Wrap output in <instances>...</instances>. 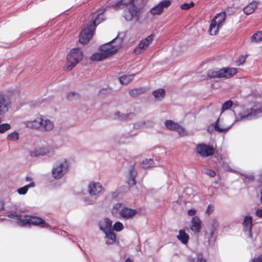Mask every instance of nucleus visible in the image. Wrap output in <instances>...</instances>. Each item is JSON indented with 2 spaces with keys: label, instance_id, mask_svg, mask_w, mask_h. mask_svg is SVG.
I'll return each instance as SVG.
<instances>
[{
  "label": "nucleus",
  "instance_id": "58836bf2",
  "mask_svg": "<svg viewBox=\"0 0 262 262\" xmlns=\"http://www.w3.org/2000/svg\"><path fill=\"white\" fill-rule=\"evenodd\" d=\"M233 102L231 100H228L225 102L221 108V113H223L226 110H229L233 105Z\"/></svg>",
  "mask_w": 262,
  "mask_h": 262
},
{
  "label": "nucleus",
  "instance_id": "ddd939ff",
  "mask_svg": "<svg viewBox=\"0 0 262 262\" xmlns=\"http://www.w3.org/2000/svg\"><path fill=\"white\" fill-rule=\"evenodd\" d=\"M54 127V123L42 115H40L39 130L41 132H49Z\"/></svg>",
  "mask_w": 262,
  "mask_h": 262
},
{
  "label": "nucleus",
  "instance_id": "4be33fe9",
  "mask_svg": "<svg viewBox=\"0 0 262 262\" xmlns=\"http://www.w3.org/2000/svg\"><path fill=\"white\" fill-rule=\"evenodd\" d=\"M103 233L105 234V239L106 245H112L116 242V235L112 229Z\"/></svg>",
  "mask_w": 262,
  "mask_h": 262
},
{
  "label": "nucleus",
  "instance_id": "4d7b16f0",
  "mask_svg": "<svg viewBox=\"0 0 262 262\" xmlns=\"http://www.w3.org/2000/svg\"><path fill=\"white\" fill-rule=\"evenodd\" d=\"M125 262H132L129 258H127Z\"/></svg>",
  "mask_w": 262,
  "mask_h": 262
},
{
  "label": "nucleus",
  "instance_id": "bb28decb",
  "mask_svg": "<svg viewBox=\"0 0 262 262\" xmlns=\"http://www.w3.org/2000/svg\"><path fill=\"white\" fill-rule=\"evenodd\" d=\"M177 237L183 244H186L189 238V235L183 230L179 231Z\"/></svg>",
  "mask_w": 262,
  "mask_h": 262
},
{
  "label": "nucleus",
  "instance_id": "c9c22d12",
  "mask_svg": "<svg viewBox=\"0 0 262 262\" xmlns=\"http://www.w3.org/2000/svg\"><path fill=\"white\" fill-rule=\"evenodd\" d=\"M142 167L143 168H147L155 166L154 161L152 159H145L143 161L141 164Z\"/></svg>",
  "mask_w": 262,
  "mask_h": 262
},
{
  "label": "nucleus",
  "instance_id": "dca6fc26",
  "mask_svg": "<svg viewBox=\"0 0 262 262\" xmlns=\"http://www.w3.org/2000/svg\"><path fill=\"white\" fill-rule=\"evenodd\" d=\"M244 230L248 237L252 238L251 228L252 226V219L251 216H247L243 222Z\"/></svg>",
  "mask_w": 262,
  "mask_h": 262
},
{
  "label": "nucleus",
  "instance_id": "aec40b11",
  "mask_svg": "<svg viewBox=\"0 0 262 262\" xmlns=\"http://www.w3.org/2000/svg\"><path fill=\"white\" fill-rule=\"evenodd\" d=\"M49 153V150L45 147H37L31 150L29 155L31 157L43 156Z\"/></svg>",
  "mask_w": 262,
  "mask_h": 262
},
{
  "label": "nucleus",
  "instance_id": "79ce46f5",
  "mask_svg": "<svg viewBox=\"0 0 262 262\" xmlns=\"http://www.w3.org/2000/svg\"><path fill=\"white\" fill-rule=\"evenodd\" d=\"M194 5V4L193 2H191L189 4L188 3H184L182 4L180 6V7L183 10H188L190 8L193 7Z\"/></svg>",
  "mask_w": 262,
  "mask_h": 262
},
{
  "label": "nucleus",
  "instance_id": "7ed1b4c3",
  "mask_svg": "<svg viewBox=\"0 0 262 262\" xmlns=\"http://www.w3.org/2000/svg\"><path fill=\"white\" fill-rule=\"evenodd\" d=\"M69 169V164L67 160L61 159L53 165L51 170L52 177L56 180H59L68 173Z\"/></svg>",
  "mask_w": 262,
  "mask_h": 262
},
{
  "label": "nucleus",
  "instance_id": "39448f33",
  "mask_svg": "<svg viewBox=\"0 0 262 262\" xmlns=\"http://www.w3.org/2000/svg\"><path fill=\"white\" fill-rule=\"evenodd\" d=\"M123 42L122 38L117 36L111 41L100 46V51L102 52L106 58L116 53Z\"/></svg>",
  "mask_w": 262,
  "mask_h": 262
},
{
  "label": "nucleus",
  "instance_id": "864d4df0",
  "mask_svg": "<svg viewBox=\"0 0 262 262\" xmlns=\"http://www.w3.org/2000/svg\"><path fill=\"white\" fill-rule=\"evenodd\" d=\"M250 262H262V254L260 256L257 257V258H254Z\"/></svg>",
  "mask_w": 262,
  "mask_h": 262
},
{
  "label": "nucleus",
  "instance_id": "f8f14e48",
  "mask_svg": "<svg viewBox=\"0 0 262 262\" xmlns=\"http://www.w3.org/2000/svg\"><path fill=\"white\" fill-rule=\"evenodd\" d=\"M94 31V26H88L80 33L79 35V42L82 44L87 43L93 36Z\"/></svg>",
  "mask_w": 262,
  "mask_h": 262
},
{
  "label": "nucleus",
  "instance_id": "9d476101",
  "mask_svg": "<svg viewBox=\"0 0 262 262\" xmlns=\"http://www.w3.org/2000/svg\"><path fill=\"white\" fill-rule=\"evenodd\" d=\"M171 4V1L170 0L162 1L151 8L149 10V13L154 16L160 15L163 12L164 9L169 7Z\"/></svg>",
  "mask_w": 262,
  "mask_h": 262
},
{
  "label": "nucleus",
  "instance_id": "c756f323",
  "mask_svg": "<svg viewBox=\"0 0 262 262\" xmlns=\"http://www.w3.org/2000/svg\"><path fill=\"white\" fill-rule=\"evenodd\" d=\"M134 75H123L120 77L119 81L122 84L126 85L134 79Z\"/></svg>",
  "mask_w": 262,
  "mask_h": 262
},
{
  "label": "nucleus",
  "instance_id": "de8ad7c7",
  "mask_svg": "<svg viewBox=\"0 0 262 262\" xmlns=\"http://www.w3.org/2000/svg\"><path fill=\"white\" fill-rule=\"evenodd\" d=\"M205 172L211 177H214L216 175V172L212 169H207Z\"/></svg>",
  "mask_w": 262,
  "mask_h": 262
},
{
  "label": "nucleus",
  "instance_id": "412c9836",
  "mask_svg": "<svg viewBox=\"0 0 262 262\" xmlns=\"http://www.w3.org/2000/svg\"><path fill=\"white\" fill-rule=\"evenodd\" d=\"M30 226H37L42 228H46L49 226L43 220L36 216H30Z\"/></svg>",
  "mask_w": 262,
  "mask_h": 262
},
{
  "label": "nucleus",
  "instance_id": "6e6552de",
  "mask_svg": "<svg viewBox=\"0 0 262 262\" xmlns=\"http://www.w3.org/2000/svg\"><path fill=\"white\" fill-rule=\"evenodd\" d=\"M88 191L94 200L97 199L105 191V189L99 182H91L88 186Z\"/></svg>",
  "mask_w": 262,
  "mask_h": 262
},
{
  "label": "nucleus",
  "instance_id": "ea45409f",
  "mask_svg": "<svg viewBox=\"0 0 262 262\" xmlns=\"http://www.w3.org/2000/svg\"><path fill=\"white\" fill-rule=\"evenodd\" d=\"M123 228L124 227L122 223L120 222H116L113 226V229L118 232L122 230Z\"/></svg>",
  "mask_w": 262,
  "mask_h": 262
},
{
  "label": "nucleus",
  "instance_id": "4c0bfd02",
  "mask_svg": "<svg viewBox=\"0 0 262 262\" xmlns=\"http://www.w3.org/2000/svg\"><path fill=\"white\" fill-rule=\"evenodd\" d=\"M7 139L9 141H15L19 139V134L17 132H13L8 135Z\"/></svg>",
  "mask_w": 262,
  "mask_h": 262
},
{
  "label": "nucleus",
  "instance_id": "2f4dec72",
  "mask_svg": "<svg viewBox=\"0 0 262 262\" xmlns=\"http://www.w3.org/2000/svg\"><path fill=\"white\" fill-rule=\"evenodd\" d=\"M35 186V183L34 182H31L30 184L24 186L17 189V192L21 195H24L27 193L29 188L34 187Z\"/></svg>",
  "mask_w": 262,
  "mask_h": 262
},
{
  "label": "nucleus",
  "instance_id": "c03bdc74",
  "mask_svg": "<svg viewBox=\"0 0 262 262\" xmlns=\"http://www.w3.org/2000/svg\"><path fill=\"white\" fill-rule=\"evenodd\" d=\"M175 131H177L181 136H185L187 134L185 129L179 124L178 125V127H177Z\"/></svg>",
  "mask_w": 262,
  "mask_h": 262
},
{
  "label": "nucleus",
  "instance_id": "37998d69",
  "mask_svg": "<svg viewBox=\"0 0 262 262\" xmlns=\"http://www.w3.org/2000/svg\"><path fill=\"white\" fill-rule=\"evenodd\" d=\"M246 57H247L246 55L240 56L235 61L236 65L240 66V65L243 64L245 61Z\"/></svg>",
  "mask_w": 262,
  "mask_h": 262
},
{
  "label": "nucleus",
  "instance_id": "0eeeda50",
  "mask_svg": "<svg viewBox=\"0 0 262 262\" xmlns=\"http://www.w3.org/2000/svg\"><path fill=\"white\" fill-rule=\"evenodd\" d=\"M226 16L225 12H222L217 14L213 18L209 29L211 35H215L218 33L220 28L224 24Z\"/></svg>",
  "mask_w": 262,
  "mask_h": 262
},
{
  "label": "nucleus",
  "instance_id": "bf43d9fd",
  "mask_svg": "<svg viewBox=\"0 0 262 262\" xmlns=\"http://www.w3.org/2000/svg\"><path fill=\"white\" fill-rule=\"evenodd\" d=\"M249 178L252 179L253 178V177L251 176Z\"/></svg>",
  "mask_w": 262,
  "mask_h": 262
},
{
  "label": "nucleus",
  "instance_id": "2eb2a0df",
  "mask_svg": "<svg viewBox=\"0 0 262 262\" xmlns=\"http://www.w3.org/2000/svg\"><path fill=\"white\" fill-rule=\"evenodd\" d=\"M137 212L136 209L129 208L128 207H123L119 211L120 216L125 220H128L133 218Z\"/></svg>",
  "mask_w": 262,
  "mask_h": 262
},
{
  "label": "nucleus",
  "instance_id": "423d86ee",
  "mask_svg": "<svg viewBox=\"0 0 262 262\" xmlns=\"http://www.w3.org/2000/svg\"><path fill=\"white\" fill-rule=\"evenodd\" d=\"M83 53L80 49H73L67 56L66 69L71 71L76 64L82 60Z\"/></svg>",
  "mask_w": 262,
  "mask_h": 262
},
{
  "label": "nucleus",
  "instance_id": "5701e85b",
  "mask_svg": "<svg viewBox=\"0 0 262 262\" xmlns=\"http://www.w3.org/2000/svg\"><path fill=\"white\" fill-rule=\"evenodd\" d=\"M17 224L21 227H29L30 226V216H23L20 215L16 221Z\"/></svg>",
  "mask_w": 262,
  "mask_h": 262
},
{
  "label": "nucleus",
  "instance_id": "cd10ccee",
  "mask_svg": "<svg viewBox=\"0 0 262 262\" xmlns=\"http://www.w3.org/2000/svg\"><path fill=\"white\" fill-rule=\"evenodd\" d=\"M165 94V91L163 89L155 90L152 92V95L156 101H161L164 97Z\"/></svg>",
  "mask_w": 262,
  "mask_h": 262
},
{
  "label": "nucleus",
  "instance_id": "f3484780",
  "mask_svg": "<svg viewBox=\"0 0 262 262\" xmlns=\"http://www.w3.org/2000/svg\"><path fill=\"white\" fill-rule=\"evenodd\" d=\"M98 226L103 232L107 231L112 229V221L109 218H103L99 221Z\"/></svg>",
  "mask_w": 262,
  "mask_h": 262
},
{
  "label": "nucleus",
  "instance_id": "09e8293b",
  "mask_svg": "<svg viewBox=\"0 0 262 262\" xmlns=\"http://www.w3.org/2000/svg\"><path fill=\"white\" fill-rule=\"evenodd\" d=\"M8 217L10 218H13L16 220V221L18 220V218L19 217L20 214H18L16 212H13V213H10L8 214L7 215Z\"/></svg>",
  "mask_w": 262,
  "mask_h": 262
},
{
  "label": "nucleus",
  "instance_id": "72a5a7b5",
  "mask_svg": "<svg viewBox=\"0 0 262 262\" xmlns=\"http://www.w3.org/2000/svg\"><path fill=\"white\" fill-rule=\"evenodd\" d=\"M91 59L93 61H99L102 60L106 58L103 53L102 52L100 51V52L96 53L93 54L91 56Z\"/></svg>",
  "mask_w": 262,
  "mask_h": 262
},
{
  "label": "nucleus",
  "instance_id": "3c124183",
  "mask_svg": "<svg viewBox=\"0 0 262 262\" xmlns=\"http://www.w3.org/2000/svg\"><path fill=\"white\" fill-rule=\"evenodd\" d=\"M121 204L120 203L115 204L113 208V212H114L115 211H118V210L121 208Z\"/></svg>",
  "mask_w": 262,
  "mask_h": 262
},
{
  "label": "nucleus",
  "instance_id": "603ef678",
  "mask_svg": "<svg viewBox=\"0 0 262 262\" xmlns=\"http://www.w3.org/2000/svg\"><path fill=\"white\" fill-rule=\"evenodd\" d=\"M196 210L194 209H190L188 211V214L189 216H194L196 214Z\"/></svg>",
  "mask_w": 262,
  "mask_h": 262
},
{
  "label": "nucleus",
  "instance_id": "8fccbe9b",
  "mask_svg": "<svg viewBox=\"0 0 262 262\" xmlns=\"http://www.w3.org/2000/svg\"><path fill=\"white\" fill-rule=\"evenodd\" d=\"M217 157V159H218L219 164L223 166H224L225 162L223 161V158H222V156L221 155H218Z\"/></svg>",
  "mask_w": 262,
  "mask_h": 262
},
{
  "label": "nucleus",
  "instance_id": "a878e982",
  "mask_svg": "<svg viewBox=\"0 0 262 262\" xmlns=\"http://www.w3.org/2000/svg\"><path fill=\"white\" fill-rule=\"evenodd\" d=\"M259 2L257 1H253L251 3L249 4L244 8L243 10L244 13L247 15L252 13L255 10Z\"/></svg>",
  "mask_w": 262,
  "mask_h": 262
},
{
  "label": "nucleus",
  "instance_id": "f03ea898",
  "mask_svg": "<svg viewBox=\"0 0 262 262\" xmlns=\"http://www.w3.org/2000/svg\"><path fill=\"white\" fill-rule=\"evenodd\" d=\"M114 10H118L129 7L128 10L124 12V17L127 21H130L134 17H138L140 8L136 6L134 0H121L115 4L111 5Z\"/></svg>",
  "mask_w": 262,
  "mask_h": 262
},
{
  "label": "nucleus",
  "instance_id": "1a4fd4ad",
  "mask_svg": "<svg viewBox=\"0 0 262 262\" xmlns=\"http://www.w3.org/2000/svg\"><path fill=\"white\" fill-rule=\"evenodd\" d=\"M154 36V34H151L142 39L135 47L134 50V53L136 55H139L147 50L150 43L152 42Z\"/></svg>",
  "mask_w": 262,
  "mask_h": 262
},
{
  "label": "nucleus",
  "instance_id": "6ab92c4d",
  "mask_svg": "<svg viewBox=\"0 0 262 262\" xmlns=\"http://www.w3.org/2000/svg\"><path fill=\"white\" fill-rule=\"evenodd\" d=\"M201 221L199 217L194 216L191 221L190 229L195 234L200 232L201 228Z\"/></svg>",
  "mask_w": 262,
  "mask_h": 262
},
{
  "label": "nucleus",
  "instance_id": "a18cd8bd",
  "mask_svg": "<svg viewBox=\"0 0 262 262\" xmlns=\"http://www.w3.org/2000/svg\"><path fill=\"white\" fill-rule=\"evenodd\" d=\"M78 94L75 92L69 93L67 95V98L69 100H72L73 99H76L77 98H78Z\"/></svg>",
  "mask_w": 262,
  "mask_h": 262
},
{
  "label": "nucleus",
  "instance_id": "6e6d98bb",
  "mask_svg": "<svg viewBox=\"0 0 262 262\" xmlns=\"http://www.w3.org/2000/svg\"><path fill=\"white\" fill-rule=\"evenodd\" d=\"M26 180L28 181H31V178H30L29 177H26Z\"/></svg>",
  "mask_w": 262,
  "mask_h": 262
},
{
  "label": "nucleus",
  "instance_id": "20e7f679",
  "mask_svg": "<svg viewBox=\"0 0 262 262\" xmlns=\"http://www.w3.org/2000/svg\"><path fill=\"white\" fill-rule=\"evenodd\" d=\"M237 72L234 68H224L222 69H211L208 71L207 76L210 78H229Z\"/></svg>",
  "mask_w": 262,
  "mask_h": 262
},
{
  "label": "nucleus",
  "instance_id": "4468645a",
  "mask_svg": "<svg viewBox=\"0 0 262 262\" xmlns=\"http://www.w3.org/2000/svg\"><path fill=\"white\" fill-rule=\"evenodd\" d=\"M135 116V114L133 112L128 113H123L119 111L116 112L113 118L114 119L124 121H128L132 120Z\"/></svg>",
  "mask_w": 262,
  "mask_h": 262
},
{
  "label": "nucleus",
  "instance_id": "473e14b6",
  "mask_svg": "<svg viewBox=\"0 0 262 262\" xmlns=\"http://www.w3.org/2000/svg\"><path fill=\"white\" fill-rule=\"evenodd\" d=\"M187 259L188 262H206V260L201 253H199L195 258L189 256Z\"/></svg>",
  "mask_w": 262,
  "mask_h": 262
},
{
  "label": "nucleus",
  "instance_id": "7c9ffc66",
  "mask_svg": "<svg viewBox=\"0 0 262 262\" xmlns=\"http://www.w3.org/2000/svg\"><path fill=\"white\" fill-rule=\"evenodd\" d=\"M145 92V89L144 88H138L130 90L129 91L130 96L132 97H135L138 95L143 94Z\"/></svg>",
  "mask_w": 262,
  "mask_h": 262
},
{
  "label": "nucleus",
  "instance_id": "5fc2aeb1",
  "mask_svg": "<svg viewBox=\"0 0 262 262\" xmlns=\"http://www.w3.org/2000/svg\"><path fill=\"white\" fill-rule=\"evenodd\" d=\"M4 208V203L2 201H0V210L3 209Z\"/></svg>",
  "mask_w": 262,
  "mask_h": 262
},
{
  "label": "nucleus",
  "instance_id": "e433bc0d",
  "mask_svg": "<svg viewBox=\"0 0 262 262\" xmlns=\"http://www.w3.org/2000/svg\"><path fill=\"white\" fill-rule=\"evenodd\" d=\"M251 41L254 42H258L262 41V31L257 32L254 34L251 38Z\"/></svg>",
  "mask_w": 262,
  "mask_h": 262
},
{
  "label": "nucleus",
  "instance_id": "f704fd0d",
  "mask_svg": "<svg viewBox=\"0 0 262 262\" xmlns=\"http://www.w3.org/2000/svg\"><path fill=\"white\" fill-rule=\"evenodd\" d=\"M165 125L167 128L171 130H176L179 124L176 123L171 120H166L165 122Z\"/></svg>",
  "mask_w": 262,
  "mask_h": 262
},
{
  "label": "nucleus",
  "instance_id": "13d9d810",
  "mask_svg": "<svg viewBox=\"0 0 262 262\" xmlns=\"http://www.w3.org/2000/svg\"><path fill=\"white\" fill-rule=\"evenodd\" d=\"M88 204H93V201H90L88 203Z\"/></svg>",
  "mask_w": 262,
  "mask_h": 262
},
{
  "label": "nucleus",
  "instance_id": "b1692460",
  "mask_svg": "<svg viewBox=\"0 0 262 262\" xmlns=\"http://www.w3.org/2000/svg\"><path fill=\"white\" fill-rule=\"evenodd\" d=\"M137 173V171L134 167H132L129 170L128 175L127 182L130 186L134 185L136 184V178Z\"/></svg>",
  "mask_w": 262,
  "mask_h": 262
},
{
  "label": "nucleus",
  "instance_id": "a211bd4d",
  "mask_svg": "<svg viewBox=\"0 0 262 262\" xmlns=\"http://www.w3.org/2000/svg\"><path fill=\"white\" fill-rule=\"evenodd\" d=\"M40 121V115H38L33 120L24 121V124L28 128L39 130Z\"/></svg>",
  "mask_w": 262,
  "mask_h": 262
},
{
  "label": "nucleus",
  "instance_id": "f257e3e1",
  "mask_svg": "<svg viewBox=\"0 0 262 262\" xmlns=\"http://www.w3.org/2000/svg\"><path fill=\"white\" fill-rule=\"evenodd\" d=\"M235 119L231 125L225 126L220 123V118H218L214 124V129L219 133H223L228 131L235 123L241 121H250L255 119L260 116L262 114V106L259 108L247 107L242 106L240 108L239 112L236 113L234 111Z\"/></svg>",
  "mask_w": 262,
  "mask_h": 262
},
{
  "label": "nucleus",
  "instance_id": "49530a36",
  "mask_svg": "<svg viewBox=\"0 0 262 262\" xmlns=\"http://www.w3.org/2000/svg\"><path fill=\"white\" fill-rule=\"evenodd\" d=\"M214 208V206L212 204L208 205L206 210V213L208 215H210L213 212Z\"/></svg>",
  "mask_w": 262,
  "mask_h": 262
},
{
  "label": "nucleus",
  "instance_id": "c85d7f7f",
  "mask_svg": "<svg viewBox=\"0 0 262 262\" xmlns=\"http://www.w3.org/2000/svg\"><path fill=\"white\" fill-rule=\"evenodd\" d=\"M105 10H103V12H100L98 14L97 17L95 19L93 20L92 22H91L89 25L90 26H94V29H95V27L104 19L102 15V13Z\"/></svg>",
  "mask_w": 262,
  "mask_h": 262
},
{
  "label": "nucleus",
  "instance_id": "a19ab883",
  "mask_svg": "<svg viewBox=\"0 0 262 262\" xmlns=\"http://www.w3.org/2000/svg\"><path fill=\"white\" fill-rule=\"evenodd\" d=\"M211 224H212V227L213 228L212 229V233L214 232V231H215L217 228H218L219 226V223L218 222V220L216 218H214L212 219L211 220Z\"/></svg>",
  "mask_w": 262,
  "mask_h": 262
},
{
  "label": "nucleus",
  "instance_id": "9b49d317",
  "mask_svg": "<svg viewBox=\"0 0 262 262\" xmlns=\"http://www.w3.org/2000/svg\"><path fill=\"white\" fill-rule=\"evenodd\" d=\"M196 150L197 153L203 157L212 156L214 153L213 147L205 143H200L197 145Z\"/></svg>",
  "mask_w": 262,
  "mask_h": 262
},
{
  "label": "nucleus",
  "instance_id": "393cba45",
  "mask_svg": "<svg viewBox=\"0 0 262 262\" xmlns=\"http://www.w3.org/2000/svg\"><path fill=\"white\" fill-rule=\"evenodd\" d=\"M154 123L151 121H139L136 122L133 125V128L135 129L139 130L144 128L145 127L152 126Z\"/></svg>",
  "mask_w": 262,
  "mask_h": 262
}]
</instances>
